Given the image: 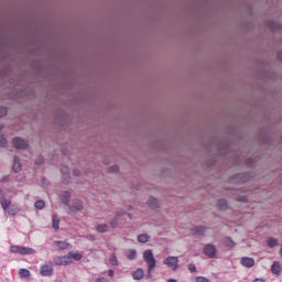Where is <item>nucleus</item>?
<instances>
[{
    "mask_svg": "<svg viewBox=\"0 0 282 282\" xmlns=\"http://www.w3.org/2000/svg\"><path fill=\"white\" fill-rule=\"evenodd\" d=\"M120 217H122V215L117 214V216L112 220L109 221V225H107V224L96 225L97 232H108L109 228H111L112 230L118 228Z\"/></svg>",
    "mask_w": 282,
    "mask_h": 282,
    "instance_id": "nucleus-1",
    "label": "nucleus"
},
{
    "mask_svg": "<svg viewBox=\"0 0 282 282\" xmlns=\"http://www.w3.org/2000/svg\"><path fill=\"white\" fill-rule=\"evenodd\" d=\"M143 259L148 265L149 273L151 274V271L155 269V257H153V251L145 250L143 252Z\"/></svg>",
    "mask_w": 282,
    "mask_h": 282,
    "instance_id": "nucleus-2",
    "label": "nucleus"
},
{
    "mask_svg": "<svg viewBox=\"0 0 282 282\" xmlns=\"http://www.w3.org/2000/svg\"><path fill=\"white\" fill-rule=\"evenodd\" d=\"M10 252L15 254H35L36 250L30 247L11 246Z\"/></svg>",
    "mask_w": 282,
    "mask_h": 282,
    "instance_id": "nucleus-3",
    "label": "nucleus"
},
{
    "mask_svg": "<svg viewBox=\"0 0 282 282\" xmlns=\"http://www.w3.org/2000/svg\"><path fill=\"white\" fill-rule=\"evenodd\" d=\"M53 263H55V265H70L72 263V257L68 256H56L53 259Z\"/></svg>",
    "mask_w": 282,
    "mask_h": 282,
    "instance_id": "nucleus-4",
    "label": "nucleus"
},
{
    "mask_svg": "<svg viewBox=\"0 0 282 282\" xmlns=\"http://www.w3.org/2000/svg\"><path fill=\"white\" fill-rule=\"evenodd\" d=\"M164 265H167V268H172L173 270H177L178 260L177 257H167L163 260Z\"/></svg>",
    "mask_w": 282,
    "mask_h": 282,
    "instance_id": "nucleus-5",
    "label": "nucleus"
},
{
    "mask_svg": "<svg viewBox=\"0 0 282 282\" xmlns=\"http://www.w3.org/2000/svg\"><path fill=\"white\" fill-rule=\"evenodd\" d=\"M40 274L41 276H52V274H54V268L52 264H43L40 268Z\"/></svg>",
    "mask_w": 282,
    "mask_h": 282,
    "instance_id": "nucleus-6",
    "label": "nucleus"
},
{
    "mask_svg": "<svg viewBox=\"0 0 282 282\" xmlns=\"http://www.w3.org/2000/svg\"><path fill=\"white\" fill-rule=\"evenodd\" d=\"M204 252L209 259H215V254H217V249L213 245H207L204 248Z\"/></svg>",
    "mask_w": 282,
    "mask_h": 282,
    "instance_id": "nucleus-7",
    "label": "nucleus"
},
{
    "mask_svg": "<svg viewBox=\"0 0 282 282\" xmlns=\"http://www.w3.org/2000/svg\"><path fill=\"white\" fill-rule=\"evenodd\" d=\"M53 248H55V250H67L69 248V242L55 240L53 242Z\"/></svg>",
    "mask_w": 282,
    "mask_h": 282,
    "instance_id": "nucleus-8",
    "label": "nucleus"
},
{
    "mask_svg": "<svg viewBox=\"0 0 282 282\" xmlns=\"http://www.w3.org/2000/svg\"><path fill=\"white\" fill-rule=\"evenodd\" d=\"M13 147L15 149H25L28 147V142L21 138L13 139Z\"/></svg>",
    "mask_w": 282,
    "mask_h": 282,
    "instance_id": "nucleus-9",
    "label": "nucleus"
},
{
    "mask_svg": "<svg viewBox=\"0 0 282 282\" xmlns=\"http://www.w3.org/2000/svg\"><path fill=\"white\" fill-rule=\"evenodd\" d=\"M240 263H241V265H243L245 268H253V265H254V259L245 257V258H241Z\"/></svg>",
    "mask_w": 282,
    "mask_h": 282,
    "instance_id": "nucleus-10",
    "label": "nucleus"
},
{
    "mask_svg": "<svg viewBox=\"0 0 282 282\" xmlns=\"http://www.w3.org/2000/svg\"><path fill=\"white\" fill-rule=\"evenodd\" d=\"M0 204L3 208V210H8V208H10V206L12 204L10 200L3 198V193L1 191H0Z\"/></svg>",
    "mask_w": 282,
    "mask_h": 282,
    "instance_id": "nucleus-11",
    "label": "nucleus"
},
{
    "mask_svg": "<svg viewBox=\"0 0 282 282\" xmlns=\"http://www.w3.org/2000/svg\"><path fill=\"white\" fill-rule=\"evenodd\" d=\"M132 278L135 281H140V279H144V271L142 269H138L132 273Z\"/></svg>",
    "mask_w": 282,
    "mask_h": 282,
    "instance_id": "nucleus-12",
    "label": "nucleus"
},
{
    "mask_svg": "<svg viewBox=\"0 0 282 282\" xmlns=\"http://www.w3.org/2000/svg\"><path fill=\"white\" fill-rule=\"evenodd\" d=\"M281 270H282L281 262H274L271 267V272L273 274H281Z\"/></svg>",
    "mask_w": 282,
    "mask_h": 282,
    "instance_id": "nucleus-13",
    "label": "nucleus"
},
{
    "mask_svg": "<svg viewBox=\"0 0 282 282\" xmlns=\"http://www.w3.org/2000/svg\"><path fill=\"white\" fill-rule=\"evenodd\" d=\"M68 257H70V263H74V260L75 261H80V259H83V254L74 253V252H69Z\"/></svg>",
    "mask_w": 282,
    "mask_h": 282,
    "instance_id": "nucleus-14",
    "label": "nucleus"
},
{
    "mask_svg": "<svg viewBox=\"0 0 282 282\" xmlns=\"http://www.w3.org/2000/svg\"><path fill=\"white\" fill-rule=\"evenodd\" d=\"M13 171L14 173H19V171H21V161L19 158H14Z\"/></svg>",
    "mask_w": 282,
    "mask_h": 282,
    "instance_id": "nucleus-15",
    "label": "nucleus"
},
{
    "mask_svg": "<svg viewBox=\"0 0 282 282\" xmlns=\"http://www.w3.org/2000/svg\"><path fill=\"white\" fill-rule=\"evenodd\" d=\"M267 245L269 246V248H275V246H279V240L274 238H268Z\"/></svg>",
    "mask_w": 282,
    "mask_h": 282,
    "instance_id": "nucleus-16",
    "label": "nucleus"
},
{
    "mask_svg": "<svg viewBox=\"0 0 282 282\" xmlns=\"http://www.w3.org/2000/svg\"><path fill=\"white\" fill-rule=\"evenodd\" d=\"M148 205L150 206V208H158V206H160V203L156 198H150Z\"/></svg>",
    "mask_w": 282,
    "mask_h": 282,
    "instance_id": "nucleus-17",
    "label": "nucleus"
},
{
    "mask_svg": "<svg viewBox=\"0 0 282 282\" xmlns=\"http://www.w3.org/2000/svg\"><path fill=\"white\" fill-rule=\"evenodd\" d=\"M58 224H61V219L58 218V216L54 215L53 216V224H52L54 230H58Z\"/></svg>",
    "mask_w": 282,
    "mask_h": 282,
    "instance_id": "nucleus-18",
    "label": "nucleus"
},
{
    "mask_svg": "<svg viewBox=\"0 0 282 282\" xmlns=\"http://www.w3.org/2000/svg\"><path fill=\"white\" fill-rule=\"evenodd\" d=\"M19 274H20V276H22L23 279H29V276H30V270H28V269H21V270L19 271Z\"/></svg>",
    "mask_w": 282,
    "mask_h": 282,
    "instance_id": "nucleus-19",
    "label": "nucleus"
},
{
    "mask_svg": "<svg viewBox=\"0 0 282 282\" xmlns=\"http://www.w3.org/2000/svg\"><path fill=\"white\" fill-rule=\"evenodd\" d=\"M138 241H140V243H147V241H149V236L145 234H141L138 237Z\"/></svg>",
    "mask_w": 282,
    "mask_h": 282,
    "instance_id": "nucleus-20",
    "label": "nucleus"
},
{
    "mask_svg": "<svg viewBox=\"0 0 282 282\" xmlns=\"http://www.w3.org/2000/svg\"><path fill=\"white\" fill-rule=\"evenodd\" d=\"M69 197H72V194L69 192H64L63 193V199H64V204H69Z\"/></svg>",
    "mask_w": 282,
    "mask_h": 282,
    "instance_id": "nucleus-21",
    "label": "nucleus"
},
{
    "mask_svg": "<svg viewBox=\"0 0 282 282\" xmlns=\"http://www.w3.org/2000/svg\"><path fill=\"white\" fill-rule=\"evenodd\" d=\"M35 208H37V210H43V208H45V202L43 200L35 202Z\"/></svg>",
    "mask_w": 282,
    "mask_h": 282,
    "instance_id": "nucleus-22",
    "label": "nucleus"
},
{
    "mask_svg": "<svg viewBox=\"0 0 282 282\" xmlns=\"http://www.w3.org/2000/svg\"><path fill=\"white\" fill-rule=\"evenodd\" d=\"M135 254H137L135 250H130V251H128L127 257H128V259L133 261V259H135Z\"/></svg>",
    "mask_w": 282,
    "mask_h": 282,
    "instance_id": "nucleus-23",
    "label": "nucleus"
},
{
    "mask_svg": "<svg viewBox=\"0 0 282 282\" xmlns=\"http://www.w3.org/2000/svg\"><path fill=\"white\" fill-rule=\"evenodd\" d=\"M204 227H195L194 228V234L195 235H202L204 232Z\"/></svg>",
    "mask_w": 282,
    "mask_h": 282,
    "instance_id": "nucleus-24",
    "label": "nucleus"
},
{
    "mask_svg": "<svg viewBox=\"0 0 282 282\" xmlns=\"http://www.w3.org/2000/svg\"><path fill=\"white\" fill-rule=\"evenodd\" d=\"M7 113H8V108L0 107V118H3V116H7Z\"/></svg>",
    "mask_w": 282,
    "mask_h": 282,
    "instance_id": "nucleus-25",
    "label": "nucleus"
},
{
    "mask_svg": "<svg viewBox=\"0 0 282 282\" xmlns=\"http://www.w3.org/2000/svg\"><path fill=\"white\" fill-rule=\"evenodd\" d=\"M111 265H116L118 263V258H116V254H112L109 259Z\"/></svg>",
    "mask_w": 282,
    "mask_h": 282,
    "instance_id": "nucleus-26",
    "label": "nucleus"
},
{
    "mask_svg": "<svg viewBox=\"0 0 282 282\" xmlns=\"http://www.w3.org/2000/svg\"><path fill=\"white\" fill-rule=\"evenodd\" d=\"M196 282H212V281L208 280V278L198 276V278H196Z\"/></svg>",
    "mask_w": 282,
    "mask_h": 282,
    "instance_id": "nucleus-27",
    "label": "nucleus"
},
{
    "mask_svg": "<svg viewBox=\"0 0 282 282\" xmlns=\"http://www.w3.org/2000/svg\"><path fill=\"white\" fill-rule=\"evenodd\" d=\"M83 208V203L77 202V204L73 207V210H80Z\"/></svg>",
    "mask_w": 282,
    "mask_h": 282,
    "instance_id": "nucleus-28",
    "label": "nucleus"
},
{
    "mask_svg": "<svg viewBox=\"0 0 282 282\" xmlns=\"http://www.w3.org/2000/svg\"><path fill=\"white\" fill-rule=\"evenodd\" d=\"M226 246H228V248H235V242L230 239H227Z\"/></svg>",
    "mask_w": 282,
    "mask_h": 282,
    "instance_id": "nucleus-29",
    "label": "nucleus"
},
{
    "mask_svg": "<svg viewBox=\"0 0 282 282\" xmlns=\"http://www.w3.org/2000/svg\"><path fill=\"white\" fill-rule=\"evenodd\" d=\"M8 144V141L3 139V137H0V147H6Z\"/></svg>",
    "mask_w": 282,
    "mask_h": 282,
    "instance_id": "nucleus-30",
    "label": "nucleus"
},
{
    "mask_svg": "<svg viewBox=\"0 0 282 282\" xmlns=\"http://www.w3.org/2000/svg\"><path fill=\"white\" fill-rule=\"evenodd\" d=\"M189 272H195L196 268L195 264H188Z\"/></svg>",
    "mask_w": 282,
    "mask_h": 282,
    "instance_id": "nucleus-31",
    "label": "nucleus"
},
{
    "mask_svg": "<svg viewBox=\"0 0 282 282\" xmlns=\"http://www.w3.org/2000/svg\"><path fill=\"white\" fill-rule=\"evenodd\" d=\"M35 164H43V156H39Z\"/></svg>",
    "mask_w": 282,
    "mask_h": 282,
    "instance_id": "nucleus-32",
    "label": "nucleus"
},
{
    "mask_svg": "<svg viewBox=\"0 0 282 282\" xmlns=\"http://www.w3.org/2000/svg\"><path fill=\"white\" fill-rule=\"evenodd\" d=\"M95 282H107V280L105 278H99Z\"/></svg>",
    "mask_w": 282,
    "mask_h": 282,
    "instance_id": "nucleus-33",
    "label": "nucleus"
},
{
    "mask_svg": "<svg viewBox=\"0 0 282 282\" xmlns=\"http://www.w3.org/2000/svg\"><path fill=\"white\" fill-rule=\"evenodd\" d=\"M113 274H115V271H113V270H109V271H108V276H113Z\"/></svg>",
    "mask_w": 282,
    "mask_h": 282,
    "instance_id": "nucleus-34",
    "label": "nucleus"
},
{
    "mask_svg": "<svg viewBox=\"0 0 282 282\" xmlns=\"http://www.w3.org/2000/svg\"><path fill=\"white\" fill-rule=\"evenodd\" d=\"M253 282H265L263 279H254Z\"/></svg>",
    "mask_w": 282,
    "mask_h": 282,
    "instance_id": "nucleus-35",
    "label": "nucleus"
},
{
    "mask_svg": "<svg viewBox=\"0 0 282 282\" xmlns=\"http://www.w3.org/2000/svg\"><path fill=\"white\" fill-rule=\"evenodd\" d=\"M74 175L78 176V172H77V171H74Z\"/></svg>",
    "mask_w": 282,
    "mask_h": 282,
    "instance_id": "nucleus-36",
    "label": "nucleus"
},
{
    "mask_svg": "<svg viewBox=\"0 0 282 282\" xmlns=\"http://www.w3.org/2000/svg\"><path fill=\"white\" fill-rule=\"evenodd\" d=\"M223 206H226V200H223Z\"/></svg>",
    "mask_w": 282,
    "mask_h": 282,
    "instance_id": "nucleus-37",
    "label": "nucleus"
},
{
    "mask_svg": "<svg viewBox=\"0 0 282 282\" xmlns=\"http://www.w3.org/2000/svg\"><path fill=\"white\" fill-rule=\"evenodd\" d=\"M0 131H1V127H0Z\"/></svg>",
    "mask_w": 282,
    "mask_h": 282,
    "instance_id": "nucleus-38",
    "label": "nucleus"
}]
</instances>
